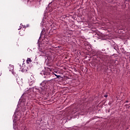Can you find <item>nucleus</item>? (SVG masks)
I'll return each mask as SVG.
<instances>
[{
	"label": "nucleus",
	"instance_id": "f257e3e1",
	"mask_svg": "<svg viewBox=\"0 0 130 130\" xmlns=\"http://www.w3.org/2000/svg\"><path fill=\"white\" fill-rule=\"evenodd\" d=\"M48 82H50V80H44L40 84V85L42 87H44Z\"/></svg>",
	"mask_w": 130,
	"mask_h": 130
},
{
	"label": "nucleus",
	"instance_id": "f03ea898",
	"mask_svg": "<svg viewBox=\"0 0 130 130\" xmlns=\"http://www.w3.org/2000/svg\"><path fill=\"white\" fill-rule=\"evenodd\" d=\"M27 63H30V62H32V60H31V58H28L26 60Z\"/></svg>",
	"mask_w": 130,
	"mask_h": 130
},
{
	"label": "nucleus",
	"instance_id": "7ed1b4c3",
	"mask_svg": "<svg viewBox=\"0 0 130 130\" xmlns=\"http://www.w3.org/2000/svg\"><path fill=\"white\" fill-rule=\"evenodd\" d=\"M104 97H105V98H107V97H108V95L107 94H106L104 95Z\"/></svg>",
	"mask_w": 130,
	"mask_h": 130
},
{
	"label": "nucleus",
	"instance_id": "20e7f679",
	"mask_svg": "<svg viewBox=\"0 0 130 130\" xmlns=\"http://www.w3.org/2000/svg\"><path fill=\"white\" fill-rule=\"evenodd\" d=\"M44 78L45 79H48V78H49V76H48V77L45 76Z\"/></svg>",
	"mask_w": 130,
	"mask_h": 130
},
{
	"label": "nucleus",
	"instance_id": "39448f33",
	"mask_svg": "<svg viewBox=\"0 0 130 130\" xmlns=\"http://www.w3.org/2000/svg\"><path fill=\"white\" fill-rule=\"evenodd\" d=\"M56 77H57V79H58V78H59V77H60V76H59V75H57Z\"/></svg>",
	"mask_w": 130,
	"mask_h": 130
},
{
	"label": "nucleus",
	"instance_id": "423d86ee",
	"mask_svg": "<svg viewBox=\"0 0 130 130\" xmlns=\"http://www.w3.org/2000/svg\"><path fill=\"white\" fill-rule=\"evenodd\" d=\"M44 76H45V75H47V73H44Z\"/></svg>",
	"mask_w": 130,
	"mask_h": 130
},
{
	"label": "nucleus",
	"instance_id": "0eeeda50",
	"mask_svg": "<svg viewBox=\"0 0 130 130\" xmlns=\"http://www.w3.org/2000/svg\"><path fill=\"white\" fill-rule=\"evenodd\" d=\"M54 75L56 77L57 76V75L54 74Z\"/></svg>",
	"mask_w": 130,
	"mask_h": 130
},
{
	"label": "nucleus",
	"instance_id": "6e6552de",
	"mask_svg": "<svg viewBox=\"0 0 130 130\" xmlns=\"http://www.w3.org/2000/svg\"><path fill=\"white\" fill-rule=\"evenodd\" d=\"M18 30H20V28H19Z\"/></svg>",
	"mask_w": 130,
	"mask_h": 130
}]
</instances>
